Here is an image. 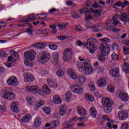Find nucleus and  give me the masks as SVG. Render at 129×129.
I'll return each mask as SVG.
<instances>
[{"mask_svg": "<svg viewBox=\"0 0 129 129\" xmlns=\"http://www.w3.org/2000/svg\"><path fill=\"white\" fill-rule=\"evenodd\" d=\"M99 49L101 53L97 54V59L101 62H104L105 61V57H104V56H107V55L109 54L110 48L108 47H106L103 44H100Z\"/></svg>", "mask_w": 129, "mask_h": 129, "instance_id": "1", "label": "nucleus"}, {"mask_svg": "<svg viewBox=\"0 0 129 129\" xmlns=\"http://www.w3.org/2000/svg\"><path fill=\"white\" fill-rule=\"evenodd\" d=\"M77 66L78 70L81 72L85 71L86 75H91L93 73V69L88 63L78 62Z\"/></svg>", "mask_w": 129, "mask_h": 129, "instance_id": "2", "label": "nucleus"}, {"mask_svg": "<svg viewBox=\"0 0 129 129\" xmlns=\"http://www.w3.org/2000/svg\"><path fill=\"white\" fill-rule=\"evenodd\" d=\"M96 44H97V40L95 38H89L87 40L86 47L91 55H93L97 50V47L95 45Z\"/></svg>", "mask_w": 129, "mask_h": 129, "instance_id": "3", "label": "nucleus"}, {"mask_svg": "<svg viewBox=\"0 0 129 129\" xmlns=\"http://www.w3.org/2000/svg\"><path fill=\"white\" fill-rule=\"evenodd\" d=\"M26 91H31V92H32V93H34L35 94L38 93L39 95H43V89L36 86H27L26 88Z\"/></svg>", "mask_w": 129, "mask_h": 129, "instance_id": "4", "label": "nucleus"}, {"mask_svg": "<svg viewBox=\"0 0 129 129\" xmlns=\"http://www.w3.org/2000/svg\"><path fill=\"white\" fill-rule=\"evenodd\" d=\"M36 52L33 49H30L24 52V57L28 61H34L36 59Z\"/></svg>", "mask_w": 129, "mask_h": 129, "instance_id": "5", "label": "nucleus"}, {"mask_svg": "<svg viewBox=\"0 0 129 129\" xmlns=\"http://www.w3.org/2000/svg\"><path fill=\"white\" fill-rule=\"evenodd\" d=\"M71 91L76 94H82L83 93V88L79 85H73L70 86Z\"/></svg>", "mask_w": 129, "mask_h": 129, "instance_id": "6", "label": "nucleus"}, {"mask_svg": "<svg viewBox=\"0 0 129 129\" xmlns=\"http://www.w3.org/2000/svg\"><path fill=\"white\" fill-rule=\"evenodd\" d=\"M72 56V49L71 48H67L63 52V60L65 62H67L68 59L71 58Z\"/></svg>", "mask_w": 129, "mask_h": 129, "instance_id": "7", "label": "nucleus"}, {"mask_svg": "<svg viewBox=\"0 0 129 129\" xmlns=\"http://www.w3.org/2000/svg\"><path fill=\"white\" fill-rule=\"evenodd\" d=\"M79 12L82 15L85 14V16H86L87 13H89V12H91V13H92L93 14H95L96 15H100V13H101V11L99 10L93 11L92 10H89L87 8H84L83 9L79 10Z\"/></svg>", "mask_w": 129, "mask_h": 129, "instance_id": "8", "label": "nucleus"}, {"mask_svg": "<svg viewBox=\"0 0 129 129\" xmlns=\"http://www.w3.org/2000/svg\"><path fill=\"white\" fill-rule=\"evenodd\" d=\"M78 119V117H74L72 119V120L67 121L64 124V126L68 129L72 128L73 126L75 124V123H74L73 121H77Z\"/></svg>", "mask_w": 129, "mask_h": 129, "instance_id": "9", "label": "nucleus"}, {"mask_svg": "<svg viewBox=\"0 0 129 129\" xmlns=\"http://www.w3.org/2000/svg\"><path fill=\"white\" fill-rule=\"evenodd\" d=\"M7 83L8 85H13V86H18L19 85V82L17 77L13 76L10 78Z\"/></svg>", "mask_w": 129, "mask_h": 129, "instance_id": "10", "label": "nucleus"}, {"mask_svg": "<svg viewBox=\"0 0 129 129\" xmlns=\"http://www.w3.org/2000/svg\"><path fill=\"white\" fill-rule=\"evenodd\" d=\"M50 60V54L48 53H44L42 55L41 57L39 59L41 64H45Z\"/></svg>", "mask_w": 129, "mask_h": 129, "instance_id": "11", "label": "nucleus"}, {"mask_svg": "<svg viewBox=\"0 0 129 129\" xmlns=\"http://www.w3.org/2000/svg\"><path fill=\"white\" fill-rule=\"evenodd\" d=\"M97 85L98 87H100L101 88L106 87V78L105 77L99 78L97 81Z\"/></svg>", "mask_w": 129, "mask_h": 129, "instance_id": "12", "label": "nucleus"}, {"mask_svg": "<svg viewBox=\"0 0 129 129\" xmlns=\"http://www.w3.org/2000/svg\"><path fill=\"white\" fill-rule=\"evenodd\" d=\"M118 116L120 120H124L128 117V114L126 110L120 111L118 113Z\"/></svg>", "mask_w": 129, "mask_h": 129, "instance_id": "13", "label": "nucleus"}, {"mask_svg": "<svg viewBox=\"0 0 129 129\" xmlns=\"http://www.w3.org/2000/svg\"><path fill=\"white\" fill-rule=\"evenodd\" d=\"M37 19V16L35 15V14H31V15L27 17L26 19L22 20L21 22L22 23H24V24H27L28 25H30L29 24V22H34Z\"/></svg>", "mask_w": 129, "mask_h": 129, "instance_id": "14", "label": "nucleus"}, {"mask_svg": "<svg viewBox=\"0 0 129 129\" xmlns=\"http://www.w3.org/2000/svg\"><path fill=\"white\" fill-rule=\"evenodd\" d=\"M35 81V78L32 74L29 73H25L24 75L25 82H33Z\"/></svg>", "mask_w": 129, "mask_h": 129, "instance_id": "15", "label": "nucleus"}, {"mask_svg": "<svg viewBox=\"0 0 129 129\" xmlns=\"http://www.w3.org/2000/svg\"><path fill=\"white\" fill-rule=\"evenodd\" d=\"M102 103L105 107H111L113 103L108 98H103L102 100Z\"/></svg>", "mask_w": 129, "mask_h": 129, "instance_id": "16", "label": "nucleus"}, {"mask_svg": "<svg viewBox=\"0 0 129 129\" xmlns=\"http://www.w3.org/2000/svg\"><path fill=\"white\" fill-rule=\"evenodd\" d=\"M120 20L125 24H129L128 13H122V15L120 16Z\"/></svg>", "mask_w": 129, "mask_h": 129, "instance_id": "17", "label": "nucleus"}, {"mask_svg": "<svg viewBox=\"0 0 129 129\" xmlns=\"http://www.w3.org/2000/svg\"><path fill=\"white\" fill-rule=\"evenodd\" d=\"M77 110L78 114L81 115V116H83V115H86L87 114V111L81 106H78L77 107Z\"/></svg>", "mask_w": 129, "mask_h": 129, "instance_id": "18", "label": "nucleus"}, {"mask_svg": "<svg viewBox=\"0 0 129 129\" xmlns=\"http://www.w3.org/2000/svg\"><path fill=\"white\" fill-rule=\"evenodd\" d=\"M118 98L121 99L122 101H127L128 100V95L125 93H121L117 94Z\"/></svg>", "mask_w": 129, "mask_h": 129, "instance_id": "19", "label": "nucleus"}, {"mask_svg": "<svg viewBox=\"0 0 129 129\" xmlns=\"http://www.w3.org/2000/svg\"><path fill=\"white\" fill-rule=\"evenodd\" d=\"M68 73L71 76V78L73 79V80H76L77 79L78 76L74 72L73 69H69L68 70Z\"/></svg>", "mask_w": 129, "mask_h": 129, "instance_id": "20", "label": "nucleus"}, {"mask_svg": "<svg viewBox=\"0 0 129 129\" xmlns=\"http://www.w3.org/2000/svg\"><path fill=\"white\" fill-rule=\"evenodd\" d=\"M11 109L13 112H19V107H18V102L14 101L11 104Z\"/></svg>", "mask_w": 129, "mask_h": 129, "instance_id": "21", "label": "nucleus"}, {"mask_svg": "<svg viewBox=\"0 0 129 129\" xmlns=\"http://www.w3.org/2000/svg\"><path fill=\"white\" fill-rule=\"evenodd\" d=\"M52 59L53 61H52V64L57 65L59 61V53L58 52H54L52 54Z\"/></svg>", "mask_w": 129, "mask_h": 129, "instance_id": "22", "label": "nucleus"}, {"mask_svg": "<svg viewBox=\"0 0 129 129\" xmlns=\"http://www.w3.org/2000/svg\"><path fill=\"white\" fill-rule=\"evenodd\" d=\"M110 73H111V75H112L113 77H118V76H119V68H116L111 70Z\"/></svg>", "mask_w": 129, "mask_h": 129, "instance_id": "23", "label": "nucleus"}, {"mask_svg": "<svg viewBox=\"0 0 129 129\" xmlns=\"http://www.w3.org/2000/svg\"><path fill=\"white\" fill-rule=\"evenodd\" d=\"M33 46L37 49H44L46 47V43L42 42H38L33 44Z\"/></svg>", "mask_w": 129, "mask_h": 129, "instance_id": "24", "label": "nucleus"}, {"mask_svg": "<svg viewBox=\"0 0 129 129\" xmlns=\"http://www.w3.org/2000/svg\"><path fill=\"white\" fill-rule=\"evenodd\" d=\"M85 26L87 29H90V28H93V31L94 32H97L98 31V27L96 26H93L92 23L88 22L85 23Z\"/></svg>", "mask_w": 129, "mask_h": 129, "instance_id": "25", "label": "nucleus"}, {"mask_svg": "<svg viewBox=\"0 0 129 129\" xmlns=\"http://www.w3.org/2000/svg\"><path fill=\"white\" fill-rule=\"evenodd\" d=\"M115 6H117V7H121L123 9L126 7V6L129 5V3L127 1H124V2L122 3L120 1L117 2L115 4Z\"/></svg>", "mask_w": 129, "mask_h": 129, "instance_id": "26", "label": "nucleus"}, {"mask_svg": "<svg viewBox=\"0 0 129 129\" xmlns=\"http://www.w3.org/2000/svg\"><path fill=\"white\" fill-rule=\"evenodd\" d=\"M53 101L55 104H61V103H62L61 98L57 95H55L53 96Z\"/></svg>", "mask_w": 129, "mask_h": 129, "instance_id": "27", "label": "nucleus"}, {"mask_svg": "<svg viewBox=\"0 0 129 129\" xmlns=\"http://www.w3.org/2000/svg\"><path fill=\"white\" fill-rule=\"evenodd\" d=\"M32 117V115L30 113L27 114L24 116L22 117L21 118V121L22 122H28L30 121V119Z\"/></svg>", "mask_w": 129, "mask_h": 129, "instance_id": "28", "label": "nucleus"}, {"mask_svg": "<svg viewBox=\"0 0 129 129\" xmlns=\"http://www.w3.org/2000/svg\"><path fill=\"white\" fill-rule=\"evenodd\" d=\"M90 113L92 117H94V118L96 117V115H97V111L96 110V109H95V107H91L90 108Z\"/></svg>", "mask_w": 129, "mask_h": 129, "instance_id": "29", "label": "nucleus"}, {"mask_svg": "<svg viewBox=\"0 0 129 129\" xmlns=\"http://www.w3.org/2000/svg\"><path fill=\"white\" fill-rule=\"evenodd\" d=\"M44 104H45V102L43 100L37 101L34 106V110H38L39 107H40L42 105H44Z\"/></svg>", "mask_w": 129, "mask_h": 129, "instance_id": "30", "label": "nucleus"}, {"mask_svg": "<svg viewBox=\"0 0 129 129\" xmlns=\"http://www.w3.org/2000/svg\"><path fill=\"white\" fill-rule=\"evenodd\" d=\"M41 118L39 117H37L35 118L34 122V126L35 127H38V126H40L41 125Z\"/></svg>", "mask_w": 129, "mask_h": 129, "instance_id": "31", "label": "nucleus"}, {"mask_svg": "<svg viewBox=\"0 0 129 129\" xmlns=\"http://www.w3.org/2000/svg\"><path fill=\"white\" fill-rule=\"evenodd\" d=\"M66 113V106L61 105L59 107V114L60 115L63 116V115H65Z\"/></svg>", "mask_w": 129, "mask_h": 129, "instance_id": "32", "label": "nucleus"}, {"mask_svg": "<svg viewBox=\"0 0 129 129\" xmlns=\"http://www.w3.org/2000/svg\"><path fill=\"white\" fill-rule=\"evenodd\" d=\"M56 27L59 29L60 31H62V30H64V29L68 27V23H62L57 24Z\"/></svg>", "mask_w": 129, "mask_h": 129, "instance_id": "33", "label": "nucleus"}, {"mask_svg": "<svg viewBox=\"0 0 129 129\" xmlns=\"http://www.w3.org/2000/svg\"><path fill=\"white\" fill-rule=\"evenodd\" d=\"M42 88L43 94H44V92L45 94H50L51 93V91L49 90V88H48V86H47V85H44Z\"/></svg>", "mask_w": 129, "mask_h": 129, "instance_id": "34", "label": "nucleus"}, {"mask_svg": "<svg viewBox=\"0 0 129 129\" xmlns=\"http://www.w3.org/2000/svg\"><path fill=\"white\" fill-rule=\"evenodd\" d=\"M85 97L88 101H90V102H93L94 101V97L90 94H86Z\"/></svg>", "mask_w": 129, "mask_h": 129, "instance_id": "35", "label": "nucleus"}, {"mask_svg": "<svg viewBox=\"0 0 129 129\" xmlns=\"http://www.w3.org/2000/svg\"><path fill=\"white\" fill-rule=\"evenodd\" d=\"M122 69H123L126 73H129V64L126 62L124 63L122 65Z\"/></svg>", "mask_w": 129, "mask_h": 129, "instance_id": "36", "label": "nucleus"}, {"mask_svg": "<svg viewBox=\"0 0 129 129\" xmlns=\"http://www.w3.org/2000/svg\"><path fill=\"white\" fill-rule=\"evenodd\" d=\"M60 124V121L58 120L52 121L50 122V127L52 128L57 127Z\"/></svg>", "mask_w": 129, "mask_h": 129, "instance_id": "37", "label": "nucleus"}, {"mask_svg": "<svg viewBox=\"0 0 129 129\" xmlns=\"http://www.w3.org/2000/svg\"><path fill=\"white\" fill-rule=\"evenodd\" d=\"M107 30H108V31H112V32H114V33H117V32L120 31V30L115 28L113 27V26H107Z\"/></svg>", "mask_w": 129, "mask_h": 129, "instance_id": "38", "label": "nucleus"}, {"mask_svg": "<svg viewBox=\"0 0 129 129\" xmlns=\"http://www.w3.org/2000/svg\"><path fill=\"white\" fill-rule=\"evenodd\" d=\"M49 28H50V29H51V30H52V33L53 34H56V33H57V25H49Z\"/></svg>", "mask_w": 129, "mask_h": 129, "instance_id": "39", "label": "nucleus"}, {"mask_svg": "<svg viewBox=\"0 0 129 129\" xmlns=\"http://www.w3.org/2000/svg\"><path fill=\"white\" fill-rule=\"evenodd\" d=\"M27 101H28V103L32 105L34 102H35V98L31 97H27L26 98Z\"/></svg>", "mask_w": 129, "mask_h": 129, "instance_id": "40", "label": "nucleus"}, {"mask_svg": "<svg viewBox=\"0 0 129 129\" xmlns=\"http://www.w3.org/2000/svg\"><path fill=\"white\" fill-rule=\"evenodd\" d=\"M33 27H29L27 29L26 32L31 37H33Z\"/></svg>", "mask_w": 129, "mask_h": 129, "instance_id": "41", "label": "nucleus"}, {"mask_svg": "<svg viewBox=\"0 0 129 129\" xmlns=\"http://www.w3.org/2000/svg\"><path fill=\"white\" fill-rule=\"evenodd\" d=\"M89 87L91 91H95V84L93 83H90Z\"/></svg>", "mask_w": 129, "mask_h": 129, "instance_id": "42", "label": "nucleus"}, {"mask_svg": "<svg viewBox=\"0 0 129 129\" xmlns=\"http://www.w3.org/2000/svg\"><path fill=\"white\" fill-rule=\"evenodd\" d=\"M43 111L46 113L47 115H50L51 114V109L50 108L45 107L43 109Z\"/></svg>", "mask_w": 129, "mask_h": 129, "instance_id": "43", "label": "nucleus"}, {"mask_svg": "<svg viewBox=\"0 0 129 129\" xmlns=\"http://www.w3.org/2000/svg\"><path fill=\"white\" fill-rule=\"evenodd\" d=\"M71 15L74 19H79L80 18V15L74 11L72 12Z\"/></svg>", "mask_w": 129, "mask_h": 129, "instance_id": "44", "label": "nucleus"}, {"mask_svg": "<svg viewBox=\"0 0 129 129\" xmlns=\"http://www.w3.org/2000/svg\"><path fill=\"white\" fill-rule=\"evenodd\" d=\"M128 128V123L127 122H124L121 124L120 129H127Z\"/></svg>", "mask_w": 129, "mask_h": 129, "instance_id": "45", "label": "nucleus"}, {"mask_svg": "<svg viewBox=\"0 0 129 129\" xmlns=\"http://www.w3.org/2000/svg\"><path fill=\"white\" fill-rule=\"evenodd\" d=\"M112 59L114 61H117L118 60V55L116 53H113L112 54Z\"/></svg>", "mask_w": 129, "mask_h": 129, "instance_id": "46", "label": "nucleus"}, {"mask_svg": "<svg viewBox=\"0 0 129 129\" xmlns=\"http://www.w3.org/2000/svg\"><path fill=\"white\" fill-rule=\"evenodd\" d=\"M123 51L124 55H129V47L123 46Z\"/></svg>", "mask_w": 129, "mask_h": 129, "instance_id": "47", "label": "nucleus"}, {"mask_svg": "<svg viewBox=\"0 0 129 129\" xmlns=\"http://www.w3.org/2000/svg\"><path fill=\"white\" fill-rule=\"evenodd\" d=\"M16 99V94L13 93H9V100Z\"/></svg>", "mask_w": 129, "mask_h": 129, "instance_id": "48", "label": "nucleus"}, {"mask_svg": "<svg viewBox=\"0 0 129 129\" xmlns=\"http://www.w3.org/2000/svg\"><path fill=\"white\" fill-rule=\"evenodd\" d=\"M78 81L79 83H81V84H83L84 83H85V77H81L78 78Z\"/></svg>", "mask_w": 129, "mask_h": 129, "instance_id": "49", "label": "nucleus"}, {"mask_svg": "<svg viewBox=\"0 0 129 129\" xmlns=\"http://www.w3.org/2000/svg\"><path fill=\"white\" fill-rule=\"evenodd\" d=\"M100 41H101V42H103L104 43H105L106 44H107V43H109L110 42V39H109L107 37H105V38L100 39Z\"/></svg>", "mask_w": 129, "mask_h": 129, "instance_id": "50", "label": "nucleus"}, {"mask_svg": "<svg viewBox=\"0 0 129 129\" xmlns=\"http://www.w3.org/2000/svg\"><path fill=\"white\" fill-rule=\"evenodd\" d=\"M48 47H49V49H50L51 50H57V45H55V44H49V45H48Z\"/></svg>", "mask_w": 129, "mask_h": 129, "instance_id": "51", "label": "nucleus"}, {"mask_svg": "<svg viewBox=\"0 0 129 129\" xmlns=\"http://www.w3.org/2000/svg\"><path fill=\"white\" fill-rule=\"evenodd\" d=\"M56 74L58 75V76L61 77L64 75V72L61 70H58L56 72Z\"/></svg>", "mask_w": 129, "mask_h": 129, "instance_id": "52", "label": "nucleus"}, {"mask_svg": "<svg viewBox=\"0 0 129 129\" xmlns=\"http://www.w3.org/2000/svg\"><path fill=\"white\" fill-rule=\"evenodd\" d=\"M38 17V19L42 20L43 19H46L47 16L45 14H39L37 15Z\"/></svg>", "mask_w": 129, "mask_h": 129, "instance_id": "53", "label": "nucleus"}, {"mask_svg": "<svg viewBox=\"0 0 129 129\" xmlns=\"http://www.w3.org/2000/svg\"><path fill=\"white\" fill-rule=\"evenodd\" d=\"M66 100L67 102H69V101H70V97H71V94L70 93H68L66 94Z\"/></svg>", "mask_w": 129, "mask_h": 129, "instance_id": "54", "label": "nucleus"}, {"mask_svg": "<svg viewBox=\"0 0 129 129\" xmlns=\"http://www.w3.org/2000/svg\"><path fill=\"white\" fill-rule=\"evenodd\" d=\"M108 90L111 93H114V87L112 86H110L108 87Z\"/></svg>", "mask_w": 129, "mask_h": 129, "instance_id": "55", "label": "nucleus"}, {"mask_svg": "<svg viewBox=\"0 0 129 129\" xmlns=\"http://www.w3.org/2000/svg\"><path fill=\"white\" fill-rule=\"evenodd\" d=\"M3 98L5 99H9L10 100V93H6L3 95Z\"/></svg>", "mask_w": 129, "mask_h": 129, "instance_id": "56", "label": "nucleus"}, {"mask_svg": "<svg viewBox=\"0 0 129 129\" xmlns=\"http://www.w3.org/2000/svg\"><path fill=\"white\" fill-rule=\"evenodd\" d=\"M102 118L103 119H104L105 120H108V121H110V122H113V121H110V119H109V118L108 117V116H107V115H103L102 116Z\"/></svg>", "mask_w": 129, "mask_h": 129, "instance_id": "57", "label": "nucleus"}, {"mask_svg": "<svg viewBox=\"0 0 129 129\" xmlns=\"http://www.w3.org/2000/svg\"><path fill=\"white\" fill-rule=\"evenodd\" d=\"M105 129H112V125H111L110 123L107 122L105 126Z\"/></svg>", "mask_w": 129, "mask_h": 129, "instance_id": "58", "label": "nucleus"}, {"mask_svg": "<svg viewBox=\"0 0 129 129\" xmlns=\"http://www.w3.org/2000/svg\"><path fill=\"white\" fill-rule=\"evenodd\" d=\"M0 56L1 57H7V56H8V54L4 51H1Z\"/></svg>", "mask_w": 129, "mask_h": 129, "instance_id": "59", "label": "nucleus"}, {"mask_svg": "<svg viewBox=\"0 0 129 129\" xmlns=\"http://www.w3.org/2000/svg\"><path fill=\"white\" fill-rule=\"evenodd\" d=\"M94 94H95V96H96L97 98H98L99 97H102V95H101L98 92H95L94 93Z\"/></svg>", "mask_w": 129, "mask_h": 129, "instance_id": "60", "label": "nucleus"}, {"mask_svg": "<svg viewBox=\"0 0 129 129\" xmlns=\"http://www.w3.org/2000/svg\"><path fill=\"white\" fill-rule=\"evenodd\" d=\"M76 31H77L78 32L79 31H81L82 30V27L80 25H77L75 27Z\"/></svg>", "mask_w": 129, "mask_h": 129, "instance_id": "61", "label": "nucleus"}, {"mask_svg": "<svg viewBox=\"0 0 129 129\" xmlns=\"http://www.w3.org/2000/svg\"><path fill=\"white\" fill-rule=\"evenodd\" d=\"M58 40H61V41H63L64 40H66L67 39V36H60L58 37Z\"/></svg>", "mask_w": 129, "mask_h": 129, "instance_id": "62", "label": "nucleus"}, {"mask_svg": "<svg viewBox=\"0 0 129 129\" xmlns=\"http://www.w3.org/2000/svg\"><path fill=\"white\" fill-rule=\"evenodd\" d=\"M85 17L86 18V20H92V16H91V15H87V14L85 15Z\"/></svg>", "mask_w": 129, "mask_h": 129, "instance_id": "63", "label": "nucleus"}, {"mask_svg": "<svg viewBox=\"0 0 129 129\" xmlns=\"http://www.w3.org/2000/svg\"><path fill=\"white\" fill-rule=\"evenodd\" d=\"M122 44L126 45V46H129V40H123L122 41Z\"/></svg>", "mask_w": 129, "mask_h": 129, "instance_id": "64", "label": "nucleus"}]
</instances>
